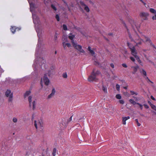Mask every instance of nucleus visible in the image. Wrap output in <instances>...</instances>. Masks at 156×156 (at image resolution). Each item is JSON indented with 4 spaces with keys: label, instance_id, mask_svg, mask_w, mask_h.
I'll list each match as a JSON object with an SVG mask.
<instances>
[{
    "label": "nucleus",
    "instance_id": "3",
    "mask_svg": "<svg viewBox=\"0 0 156 156\" xmlns=\"http://www.w3.org/2000/svg\"><path fill=\"white\" fill-rule=\"evenodd\" d=\"M100 74L101 73L99 71L97 70L95 72V69H94L91 75L89 76L88 81L90 82L97 81L98 79L96 76Z\"/></svg>",
    "mask_w": 156,
    "mask_h": 156
},
{
    "label": "nucleus",
    "instance_id": "19",
    "mask_svg": "<svg viewBox=\"0 0 156 156\" xmlns=\"http://www.w3.org/2000/svg\"><path fill=\"white\" fill-rule=\"evenodd\" d=\"M127 44L130 50L135 48L133 45L130 43L129 42H127Z\"/></svg>",
    "mask_w": 156,
    "mask_h": 156
},
{
    "label": "nucleus",
    "instance_id": "37",
    "mask_svg": "<svg viewBox=\"0 0 156 156\" xmlns=\"http://www.w3.org/2000/svg\"><path fill=\"white\" fill-rule=\"evenodd\" d=\"M55 18L56 19L57 21H59V17L58 14H56L55 16Z\"/></svg>",
    "mask_w": 156,
    "mask_h": 156
},
{
    "label": "nucleus",
    "instance_id": "6",
    "mask_svg": "<svg viewBox=\"0 0 156 156\" xmlns=\"http://www.w3.org/2000/svg\"><path fill=\"white\" fill-rule=\"evenodd\" d=\"M5 95L6 97H8V101L12 102L13 101V93L9 90H7L5 93Z\"/></svg>",
    "mask_w": 156,
    "mask_h": 156
},
{
    "label": "nucleus",
    "instance_id": "60",
    "mask_svg": "<svg viewBox=\"0 0 156 156\" xmlns=\"http://www.w3.org/2000/svg\"><path fill=\"white\" fill-rule=\"evenodd\" d=\"M55 54H56V53H57V51H55Z\"/></svg>",
    "mask_w": 156,
    "mask_h": 156
},
{
    "label": "nucleus",
    "instance_id": "40",
    "mask_svg": "<svg viewBox=\"0 0 156 156\" xmlns=\"http://www.w3.org/2000/svg\"><path fill=\"white\" fill-rule=\"evenodd\" d=\"M135 121H136V123L137 124V125L138 126H139L141 125L140 124L139 122L138 119H135Z\"/></svg>",
    "mask_w": 156,
    "mask_h": 156
},
{
    "label": "nucleus",
    "instance_id": "16",
    "mask_svg": "<svg viewBox=\"0 0 156 156\" xmlns=\"http://www.w3.org/2000/svg\"><path fill=\"white\" fill-rule=\"evenodd\" d=\"M131 67V68L133 69V72L132 73H133L135 74L137 72V69L139 68V66H138L137 65L136 66H132Z\"/></svg>",
    "mask_w": 156,
    "mask_h": 156
},
{
    "label": "nucleus",
    "instance_id": "56",
    "mask_svg": "<svg viewBox=\"0 0 156 156\" xmlns=\"http://www.w3.org/2000/svg\"><path fill=\"white\" fill-rule=\"evenodd\" d=\"M4 72V70L0 67V73H2Z\"/></svg>",
    "mask_w": 156,
    "mask_h": 156
},
{
    "label": "nucleus",
    "instance_id": "23",
    "mask_svg": "<svg viewBox=\"0 0 156 156\" xmlns=\"http://www.w3.org/2000/svg\"><path fill=\"white\" fill-rule=\"evenodd\" d=\"M136 60H137L138 62L142 66H143L142 63V61L140 60L139 57L138 56L135 57Z\"/></svg>",
    "mask_w": 156,
    "mask_h": 156
},
{
    "label": "nucleus",
    "instance_id": "48",
    "mask_svg": "<svg viewBox=\"0 0 156 156\" xmlns=\"http://www.w3.org/2000/svg\"><path fill=\"white\" fill-rule=\"evenodd\" d=\"M122 66L124 68H127V65L125 63L122 64Z\"/></svg>",
    "mask_w": 156,
    "mask_h": 156
},
{
    "label": "nucleus",
    "instance_id": "31",
    "mask_svg": "<svg viewBox=\"0 0 156 156\" xmlns=\"http://www.w3.org/2000/svg\"><path fill=\"white\" fill-rule=\"evenodd\" d=\"M55 88H53L52 91L51 93V94H52L53 96H54L55 93Z\"/></svg>",
    "mask_w": 156,
    "mask_h": 156
},
{
    "label": "nucleus",
    "instance_id": "54",
    "mask_svg": "<svg viewBox=\"0 0 156 156\" xmlns=\"http://www.w3.org/2000/svg\"><path fill=\"white\" fill-rule=\"evenodd\" d=\"M80 4H81L82 5H84V6H85V5H85L84 4V3H83V2H80Z\"/></svg>",
    "mask_w": 156,
    "mask_h": 156
},
{
    "label": "nucleus",
    "instance_id": "38",
    "mask_svg": "<svg viewBox=\"0 0 156 156\" xmlns=\"http://www.w3.org/2000/svg\"><path fill=\"white\" fill-rule=\"evenodd\" d=\"M120 87L119 85L118 84H117L116 85V88L118 91H119L120 90Z\"/></svg>",
    "mask_w": 156,
    "mask_h": 156
},
{
    "label": "nucleus",
    "instance_id": "24",
    "mask_svg": "<svg viewBox=\"0 0 156 156\" xmlns=\"http://www.w3.org/2000/svg\"><path fill=\"white\" fill-rule=\"evenodd\" d=\"M129 102L133 105L137 104L138 102H136L133 99H131L129 100Z\"/></svg>",
    "mask_w": 156,
    "mask_h": 156
},
{
    "label": "nucleus",
    "instance_id": "55",
    "mask_svg": "<svg viewBox=\"0 0 156 156\" xmlns=\"http://www.w3.org/2000/svg\"><path fill=\"white\" fill-rule=\"evenodd\" d=\"M110 66L113 68H114V65L113 63L111 64Z\"/></svg>",
    "mask_w": 156,
    "mask_h": 156
},
{
    "label": "nucleus",
    "instance_id": "50",
    "mask_svg": "<svg viewBox=\"0 0 156 156\" xmlns=\"http://www.w3.org/2000/svg\"><path fill=\"white\" fill-rule=\"evenodd\" d=\"M72 116H71L68 120V122H70L72 120Z\"/></svg>",
    "mask_w": 156,
    "mask_h": 156
},
{
    "label": "nucleus",
    "instance_id": "51",
    "mask_svg": "<svg viewBox=\"0 0 156 156\" xmlns=\"http://www.w3.org/2000/svg\"><path fill=\"white\" fill-rule=\"evenodd\" d=\"M152 19L153 20H156V14H155L154 16H153Z\"/></svg>",
    "mask_w": 156,
    "mask_h": 156
},
{
    "label": "nucleus",
    "instance_id": "39",
    "mask_svg": "<svg viewBox=\"0 0 156 156\" xmlns=\"http://www.w3.org/2000/svg\"><path fill=\"white\" fill-rule=\"evenodd\" d=\"M12 121L14 122H15V123L17 121V119L16 118L14 117L13 118Z\"/></svg>",
    "mask_w": 156,
    "mask_h": 156
},
{
    "label": "nucleus",
    "instance_id": "10",
    "mask_svg": "<svg viewBox=\"0 0 156 156\" xmlns=\"http://www.w3.org/2000/svg\"><path fill=\"white\" fill-rule=\"evenodd\" d=\"M20 29L21 28H16L15 26H12L11 28H10L11 31L13 34H14L16 30L17 31H19L20 30Z\"/></svg>",
    "mask_w": 156,
    "mask_h": 156
},
{
    "label": "nucleus",
    "instance_id": "44",
    "mask_svg": "<svg viewBox=\"0 0 156 156\" xmlns=\"http://www.w3.org/2000/svg\"><path fill=\"white\" fill-rule=\"evenodd\" d=\"M137 105H138L140 106V108L141 110H142L143 109V105L141 104H140V103H137Z\"/></svg>",
    "mask_w": 156,
    "mask_h": 156
},
{
    "label": "nucleus",
    "instance_id": "7",
    "mask_svg": "<svg viewBox=\"0 0 156 156\" xmlns=\"http://www.w3.org/2000/svg\"><path fill=\"white\" fill-rule=\"evenodd\" d=\"M43 81L46 86H48L50 83V80L47 77L46 73L44 74V76L43 78V80L42 79L41 80V85L42 88L43 87V84L41 83Z\"/></svg>",
    "mask_w": 156,
    "mask_h": 156
},
{
    "label": "nucleus",
    "instance_id": "18",
    "mask_svg": "<svg viewBox=\"0 0 156 156\" xmlns=\"http://www.w3.org/2000/svg\"><path fill=\"white\" fill-rule=\"evenodd\" d=\"M87 50L89 51L90 53L92 55L94 56V55L95 54V53L93 50L91 49L90 47L88 46L87 48Z\"/></svg>",
    "mask_w": 156,
    "mask_h": 156
},
{
    "label": "nucleus",
    "instance_id": "1",
    "mask_svg": "<svg viewBox=\"0 0 156 156\" xmlns=\"http://www.w3.org/2000/svg\"><path fill=\"white\" fill-rule=\"evenodd\" d=\"M32 17L33 22L35 24V29L37 33V35L38 37V43L35 53V59L34 61V63L33 65L34 71H36L37 69V68L38 67V65L41 68H45L46 69L45 61L43 58L40 57L38 58V57L39 49L41 48V41L40 38L42 35V30L40 28V26L41 24L40 21L39 17L33 13H32Z\"/></svg>",
    "mask_w": 156,
    "mask_h": 156
},
{
    "label": "nucleus",
    "instance_id": "49",
    "mask_svg": "<svg viewBox=\"0 0 156 156\" xmlns=\"http://www.w3.org/2000/svg\"><path fill=\"white\" fill-rule=\"evenodd\" d=\"M144 105L145 107V108H146L147 109V108H149V107L147 104H144Z\"/></svg>",
    "mask_w": 156,
    "mask_h": 156
},
{
    "label": "nucleus",
    "instance_id": "9",
    "mask_svg": "<svg viewBox=\"0 0 156 156\" xmlns=\"http://www.w3.org/2000/svg\"><path fill=\"white\" fill-rule=\"evenodd\" d=\"M140 15V17L142 18L145 17V18H143V20H147V17L148 16L149 14L147 12H141Z\"/></svg>",
    "mask_w": 156,
    "mask_h": 156
},
{
    "label": "nucleus",
    "instance_id": "13",
    "mask_svg": "<svg viewBox=\"0 0 156 156\" xmlns=\"http://www.w3.org/2000/svg\"><path fill=\"white\" fill-rule=\"evenodd\" d=\"M130 119V117L128 116L127 117H122V122L123 124L124 125H126V121Z\"/></svg>",
    "mask_w": 156,
    "mask_h": 156
},
{
    "label": "nucleus",
    "instance_id": "46",
    "mask_svg": "<svg viewBox=\"0 0 156 156\" xmlns=\"http://www.w3.org/2000/svg\"><path fill=\"white\" fill-rule=\"evenodd\" d=\"M53 96H53V95H52V94H50L48 95V96L47 99H49L52 98V97H53Z\"/></svg>",
    "mask_w": 156,
    "mask_h": 156
},
{
    "label": "nucleus",
    "instance_id": "29",
    "mask_svg": "<svg viewBox=\"0 0 156 156\" xmlns=\"http://www.w3.org/2000/svg\"><path fill=\"white\" fill-rule=\"evenodd\" d=\"M116 98L119 99H120L122 97L120 94H117L115 96Z\"/></svg>",
    "mask_w": 156,
    "mask_h": 156
},
{
    "label": "nucleus",
    "instance_id": "42",
    "mask_svg": "<svg viewBox=\"0 0 156 156\" xmlns=\"http://www.w3.org/2000/svg\"><path fill=\"white\" fill-rule=\"evenodd\" d=\"M56 152V149L55 148H54L53 150L52 155H55Z\"/></svg>",
    "mask_w": 156,
    "mask_h": 156
},
{
    "label": "nucleus",
    "instance_id": "36",
    "mask_svg": "<svg viewBox=\"0 0 156 156\" xmlns=\"http://www.w3.org/2000/svg\"><path fill=\"white\" fill-rule=\"evenodd\" d=\"M62 76L64 78H66L67 77V75L66 73H63L62 75Z\"/></svg>",
    "mask_w": 156,
    "mask_h": 156
},
{
    "label": "nucleus",
    "instance_id": "2",
    "mask_svg": "<svg viewBox=\"0 0 156 156\" xmlns=\"http://www.w3.org/2000/svg\"><path fill=\"white\" fill-rule=\"evenodd\" d=\"M75 37V35L71 34L69 36V38L71 40L73 45L75 48L78 50L80 52L84 53L85 51L82 48V47L80 45L77 44L76 42H75L73 40Z\"/></svg>",
    "mask_w": 156,
    "mask_h": 156
},
{
    "label": "nucleus",
    "instance_id": "15",
    "mask_svg": "<svg viewBox=\"0 0 156 156\" xmlns=\"http://www.w3.org/2000/svg\"><path fill=\"white\" fill-rule=\"evenodd\" d=\"M127 19L130 23L131 24L132 26H133V25L134 23V21L131 19V17L130 16H128Z\"/></svg>",
    "mask_w": 156,
    "mask_h": 156
},
{
    "label": "nucleus",
    "instance_id": "57",
    "mask_svg": "<svg viewBox=\"0 0 156 156\" xmlns=\"http://www.w3.org/2000/svg\"><path fill=\"white\" fill-rule=\"evenodd\" d=\"M148 103L151 106L152 104L151 103V102L150 101H148Z\"/></svg>",
    "mask_w": 156,
    "mask_h": 156
},
{
    "label": "nucleus",
    "instance_id": "33",
    "mask_svg": "<svg viewBox=\"0 0 156 156\" xmlns=\"http://www.w3.org/2000/svg\"><path fill=\"white\" fill-rule=\"evenodd\" d=\"M150 106L152 109L156 111V107L155 105L152 104Z\"/></svg>",
    "mask_w": 156,
    "mask_h": 156
},
{
    "label": "nucleus",
    "instance_id": "30",
    "mask_svg": "<svg viewBox=\"0 0 156 156\" xmlns=\"http://www.w3.org/2000/svg\"><path fill=\"white\" fill-rule=\"evenodd\" d=\"M55 88H53L52 91L51 93V94H52L53 96H54L55 93Z\"/></svg>",
    "mask_w": 156,
    "mask_h": 156
},
{
    "label": "nucleus",
    "instance_id": "5",
    "mask_svg": "<svg viewBox=\"0 0 156 156\" xmlns=\"http://www.w3.org/2000/svg\"><path fill=\"white\" fill-rule=\"evenodd\" d=\"M28 100L29 103L30 107V108H32L33 110H34L36 107V102L34 98H33L31 96L28 97Z\"/></svg>",
    "mask_w": 156,
    "mask_h": 156
},
{
    "label": "nucleus",
    "instance_id": "28",
    "mask_svg": "<svg viewBox=\"0 0 156 156\" xmlns=\"http://www.w3.org/2000/svg\"><path fill=\"white\" fill-rule=\"evenodd\" d=\"M51 7L55 11H56L57 10V8L54 5L52 4L51 5Z\"/></svg>",
    "mask_w": 156,
    "mask_h": 156
},
{
    "label": "nucleus",
    "instance_id": "62",
    "mask_svg": "<svg viewBox=\"0 0 156 156\" xmlns=\"http://www.w3.org/2000/svg\"><path fill=\"white\" fill-rule=\"evenodd\" d=\"M109 35H112V34H109Z\"/></svg>",
    "mask_w": 156,
    "mask_h": 156
},
{
    "label": "nucleus",
    "instance_id": "41",
    "mask_svg": "<svg viewBox=\"0 0 156 156\" xmlns=\"http://www.w3.org/2000/svg\"><path fill=\"white\" fill-rule=\"evenodd\" d=\"M145 79L146 80H147V82H149L152 83H153L152 81L150 80L147 77H146Z\"/></svg>",
    "mask_w": 156,
    "mask_h": 156
},
{
    "label": "nucleus",
    "instance_id": "47",
    "mask_svg": "<svg viewBox=\"0 0 156 156\" xmlns=\"http://www.w3.org/2000/svg\"><path fill=\"white\" fill-rule=\"evenodd\" d=\"M130 58L133 62L135 61V58L133 57H130Z\"/></svg>",
    "mask_w": 156,
    "mask_h": 156
},
{
    "label": "nucleus",
    "instance_id": "61",
    "mask_svg": "<svg viewBox=\"0 0 156 156\" xmlns=\"http://www.w3.org/2000/svg\"><path fill=\"white\" fill-rule=\"evenodd\" d=\"M124 88L125 89H126L127 88L126 87H124Z\"/></svg>",
    "mask_w": 156,
    "mask_h": 156
},
{
    "label": "nucleus",
    "instance_id": "25",
    "mask_svg": "<svg viewBox=\"0 0 156 156\" xmlns=\"http://www.w3.org/2000/svg\"><path fill=\"white\" fill-rule=\"evenodd\" d=\"M53 73V71L52 70H48V71L47 73H46L47 74L48 76H50Z\"/></svg>",
    "mask_w": 156,
    "mask_h": 156
},
{
    "label": "nucleus",
    "instance_id": "27",
    "mask_svg": "<svg viewBox=\"0 0 156 156\" xmlns=\"http://www.w3.org/2000/svg\"><path fill=\"white\" fill-rule=\"evenodd\" d=\"M102 89L103 91L105 93H107V90L106 87L104 86L102 87Z\"/></svg>",
    "mask_w": 156,
    "mask_h": 156
},
{
    "label": "nucleus",
    "instance_id": "26",
    "mask_svg": "<svg viewBox=\"0 0 156 156\" xmlns=\"http://www.w3.org/2000/svg\"><path fill=\"white\" fill-rule=\"evenodd\" d=\"M150 11L151 12L156 14V11L154 9L152 8H151L150 9Z\"/></svg>",
    "mask_w": 156,
    "mask_h": 156
},
{
    "label": "nucleus",
    "instance_id": "45",
    "mask_svg": "<svg viewBox=\"0 0 156 156\" xmlns=\"http://www.w3.org/2000/svg\"><path fill=\"white\" fill-rule=\"evenodd\" d=\"M119 102L121 104H123L124 103V101L122 100H120L119 101Z\"/></svg>",
    "mask_w": 156,
    "mask_h": 156
},
{
    "label": "nucleus",
    "instance_id": "17",
    "mask_svg": "<svg viewBox=\"0 0 156 156\" xmlns=\"http://www.w3.org/2000/svg\"><path fill=\"white\" fill-rule=\"evenodd\" d=\"M140 73L144 76V77L145 78L147 76V73L146 71L143 69H142L140 70Z\"/></svg>",
    "mask_w": 156,
    "mask_h": 156
},
{
    "label": "nucleus",
    "instance_id": "52",
    "mask_svg": "<svg viewBox=\"0 0 156 156\" xmlns=\"http://www.w3.org/2000/svg\"><path fill=\"white\" fill-rule=\"evenodd\" d=\"M151 98L154 101L156 100V99L152 95L151 96Z\"/></svg>",
    "mask_w": 156,
    "mask_h": 156
},
{
    "label": "nucleus",
    "instance_id": "34",
    "mask_svg": "<svg viewBox=\"0 0 156 156\" xmlns=\"http://www.w3.org/2000/svg\"><path fill=\"white\" fill-rule=\"evenodd\" d=\"M130 92L132 95H133L134 94H135L136 95H138V93L137 92H135L133 90L130 91Z\"/></svg>",
    "mask_w": 156,
    "mask_h": 156
},
{
    "label": "nucleus",
    "instance_id": "11",
    "mask_svg": "<svg viewBox=\"0 0 156 156\" xmlns=\"http://www.w3.org/2000/svg\"><path fill=\"white\" fill-rule=\"evenodd\" d=\"M138 37V40L139 41H135V43L136 44V46H137L138 45L141 44L143 42V40L140 39L138 35H136Z\"/></svg>",
    "mask_w": 156,
    "mask_h": 156
},
{
    "label": "nucleus",
    "instance_id": "63",
    "mask_svg": "<svg viewBox=\"0 0 156 156\" xmlns=\"http://www.w3.org/2000/svg\"><path fill=\"white\" fill-rule=\"evenodd\" d=\"M141 2H143L142 0H140Z\"/></svg>",
    "mask_w": 156,
    "mask_h": 156
},
{
    "label": "nucleus",
    "instance_id": "14",
    "mask_svg": "<svg viewBox=\"0 0 156 156\" xmlns=\"http://www.w3.org/2000/svg\"><path fill=\"white\" fill-rule=\"evenodd\" d=\"M30 4V11L32 12L34 10V9L35 8V5L32 3H30L29 0H27Z\"/></svg>",
    "mask_w": 156,
    "mask_h": 156
},
{
    "label": "nucleus",
    "instance_id": "20",
    "mask_svg": "<svg viewBox=\"0 0 156 156\" xmlns=\"http://www.w3.org/2000/svg\"><path fill=\"white\" fill-rule=\"evenodd\" d=\"M62 44L65 49H66V46L68 47H70L71 46V45L69 43H66L65 42H63L62 43Z\"/></svg>",
    "mask_w": 156,
    "mask_h": 156
},
{
    "label": "nucleus",
    "instance_id": "32",
    "mask_svg": "<svg viewBox=\"0 0 156 156\" xmlns=\"http://www.w3.org/2000/svg\"><path fill=\"white\" fill-rule=\"evenodd\" d=\"M84 9L87 12H89L90 9L88 7L87 5H85L84 7Z\"/></svg>",
    "mask_w": 156,
    "mask_h": 156
},
{
    "label": "nucleus",
    "instance_id": "8",
    "mask_svg": "<svg viewBox=\"0 0 156 156\" xmlns=\"http://www.w3.org/2000/svg\"><path fill=\"white\" fill-rule=\"evenodd\" d=\"M123 23L124 24V26L125 27H126V28L127 29V31H128V33L129 35V37L130 39H131V41H134L135 42V41H136L137 42V41H139L138 40V37L136 35H138V34H136V35H135V36L136 37V38L134 39H134L132 38V36H131V34H130V33L129 32L128 29L127 28L126 24L125 23Z\"/></svg>",
    "mask_w": 156,
    "mask_h": 156
},
{
    "label": "nucleus",
    "instance_id": "59",
    "mask_svg": "<svg viewBox=\"0 0 156 156\" xmlns=\"http://www.w3.org/2000/svg\"><path fill=\"white\" fill-rule=\"evenodd\" d=\"M142 3H143L144 5L146 4V3H145L144 1H143V2H141Z\"/></svg>",
    "mask_w": 156,
    "mask_h": 156
},
{
    "label": "nucleus",
    "instance_id": "43",
    "mask_svg": "<svg viewBox=\"0 0 156 156\" xmlns=\"http://www.w3.org/2000/svg\"><path fill=\"white\" fill-rule=\"evenodd\" d=\"M62 39L65 41H67V37L66 36H63Z\"/></svg>",
    "mask_w": 156,
    "mask_h": 156
},
{
    "label": "nucleus",
    "instance_id": "12",
    "mask_svg": "<svg viewBox=\"0 0 156 156\" xmlns=\"http://www.w3.org/2000/svg\"><path fill=\"white\" fill-rule=\"evenodd\" d=\"M131 53L132 55L134 56V57L135 58L136 56H138L137 55V52L136 51V50L135 48L133 49H132L131 50Z\"/></svg>",
    "mask_w": 156,
    "mask_h": 156
},
{
    "label": "nucleus",
    "instance_id": "64",
    "mask_svg": "<svg viewBox=\"0 0 156 156\" xmlns=\"http://www.w3.org/2000/svg\"><path fill=\"white\" fill-rule=\"evenodd\" d=\"M55 155H53V156H55Z\"/></svg>",
    "mask_w": 156,
    "mask_h": 156
},
{
    "label": "nucleus",
    "instance_id": "58",
    "mask_svg": "<svg viewBox=\"0 0 156 156\" xmlns=\"http://www.w3.org/2000/svg\"><path fill=\"white\" fill-rule=\"evenodd\" d=\"M57 36L56 35V34L55 36V40H56V38H57Z\"/></svg>",
    "mask_w": 156,
    "mask_h": 156
},
{
    "label": "nucleus",
    "instance_id": "22",
    "mask_svg": "<svg viewBox=\"0 0 156 156\" xmlns=\"http://www.w3.org/2000/svg\"><path fill=\"white\" fill-rule=\"evenodd\" d=\"M30 93L31 91L30 90L27 91L24 95V98H26V97L28 96Z\"/></svg>",
    "mask_w": 156,
    "mask_h": 156
},
{
    "label": "nucleus",
    "instance_id": "53",
    "mask_svg": "<svg viewBox=\"0 0 156 156\" xmlns=\"http://www.w3.org/2000/svg\"><path fill=\"white\" fill-rule=\"evenodd\" d=\"M133 98H134V99L136 101H138L139 100V99L136 97L133 96Z\"/></svg>",
    "mask_w": 156,
    "mask_h": 156
},
{
    "label": "nucleus",
    "instance_id": "35",
    "mask_svg": "<svg viewBox=\"0 0 156 156\" xmlns=\"http://www.w3.org/2000/svg\"><path fill=\"white\" fill-rule=\"evenodd\" d=\"M63 29L65 30H67V27L65 24H63Z\"/></svg>",
    "mask_w": 156,
    "mask_h": 156
},
{
    "label": "nucleus",
    "instance_id": "21",
    "mask_svg": "<svg viewBox=\"0 0 156 156\" xmlns=\"http://www.w3.org/2000/svg\"><path fill=\"white\" fill-rule=\"evenodd\" d=\"M145 39H146V42L148 41L149 42V43L151 45H152L153 46L154 48H155V47L154 45L152 44V42L151 40L148 37H145Z\"/></svg>",
    "mask_w": 156,
    "mask_h": 156
},
{
    "label": "nucleus",
    "instance_id": "4",
    "mask_svg": "<svg viewBox=\"0 0 156 156\" xmlns=\"http://www.w3.org/2000/svg\"><path fill=\"white\" fill-rule=\"evenodd\" d=\"M34 125L36 129L41 131H42L43 124L42 121L41 119L38 120H35Z\"/></svg>",
    "mask_w": 156,
    "mask_h": 156
}]
</instances>
